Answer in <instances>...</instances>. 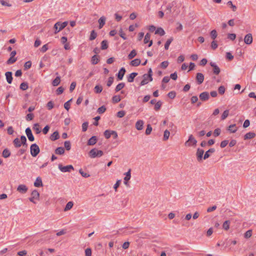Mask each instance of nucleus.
Segmentation results:
<instances>
[{"label": "nucleus", "mask_w": 256, "mask_h": 256, "mask_svg": "<svg viewBox=\"0 0 256 256\" xmlns=\"http://www.w3.org/2000/svg\"><path fill=\"white\" fill-rule=\"evenodd\" d=\"M150 34L149 33H147L144 36V43L147 44L148 42L150 40Z\"/></svg>", "instance_id": "obj_60"}, {"label": "nucleus", "mask_w": 256, "mask_h": 256, "mask_svg": "<svg viewBox=\"0 0 256 256\" xmlns=\"http://www.w3.org/2000/svg\"><path fill=\"white\" fill-rule=\"evenodd\" d=\"M88 125V122H86L82 124V132H86L87 130Z\"/></svg>", "instance_id": "obj_61"}, {"label": "nucleus", "mask_w": 256, "mask_h": 256, "mask_svg": "<svg viewBox=\"0 0 256 256\" xmlns=\"http://www.w3.org/2000/svg\"><path fill=\"white\" fill-rule=\"evenodd\" d=\"M197 143V140L194 138L192 134H190L188 137V140L185 142V145L186 146H196Z\"/></svg>", "instance_id": "obj_5"}, {"label": "nucleus", "mask_w": 256, "mask_h": 256, "mask_svg": "<svg viewBox=\"0 0 256 256\" xmlns=\"http://www.w3.org/2000/svg\"><path fill=\"white\" fill-rule=\"evenodd\" d=\"M26 136L28 139V140L30 142H33L34 140V138L32 134L31 129L30 128L28 127L26 129Z\"/></svg>", "instance_id": "obj_7"}, {"label": "nucleus", "mask_w": 256, "mask_h": 256, "mask_svg": "<svg viewBox=\"0 0 256 256\" xmlns=\"http://www.w3.org/2000/svg\"><path fill=\"white\" fill-rule=\"evenodd\" d=\"M106 18L104 16L100 17V19L98 20V22L99 23L98 28L100 29H101L104 26V24L106 23Z\"/></svg>", "instance_id": "obj_17"}, {"label": "nucleus", "mask_w": 256, "mask_h": 256, "mask_svg": "<svg viewBox=\"0 0 256 256\" xmlns=\"http://www.w3.org/2000/svg\"><path fill=\"white\" fill-rule=\"evenodd\" d=\"M162 105V102L160 100L158 101L155 104L154 108V110L156 111L160 109Z\"/></svg>", "instance_id": "obj_50"}, {"label": "nucleus", "mask_w": 256, "mask_h": 256, "mask_svg": "<svg viewBox=\"0 0 256 256\" xmlns=\"http://www.w3.org/2000/svg\"><path fill=\"white\" fill-rule=\"evenodd\" d=\"M59 170L63 172H70L71 170H74V167L72 165H68L63 166L62 164H59L58 166Z\"/></svg>", "instance_id": "obj_4"}, {"label": "nucleus", "mask_w": 256, "mask_h": 256, "mask_svg": "<svg viewBox=\"0 0 256 256\" xmlns=\"http://www.w3.org/2000/svg\"><path fill=\"white\" fill-rule=\"evenodd\" d=\"M20 144L22 145L23 147H26V148H27L28 147V144L26 143V138L24 136H20Z\"/></svg>", "instance_id": "obj_23"}, {"label": "nucleus", "mask_w": 256, "mask_h": 256, "mask_svg": "<svg viewBox=\"0 0 256 256\" xmlns=\"http://www.w3.org/2000/svg\"><path fill=\"white\" fill-rule=\"evenodd\" d=\"M73 205L74 203L70 201L68 202L64 208V210L68 211L70 210L72 208Z\"/></svg>", "instance_id": "obj_39"}, {"label": "nucleus", "mask_w": 256, "mask_h": 256, "mask_svg": "<svg viewBox=\"0 0 256 256\" xmlns=\"http://www.w3.org/2000/svg\"><path fill=\"white\" fill-rule=\"evenodd\" d=\"M39 126L40 124L38 123H36L34 124L33 130L36 132L37 134H40L41 132Z\"/></svg>", "instance_id": "obj_44"}, {"label": "nucleus", "mask_w": 256, "mask_h": 256, "mask_svg": "<svg viewBox=\"0 0 256 256\" xmlns=\"http://www.w3.org/2000/svg\"><path fill=\"white\" fill-rule=\"evenodd\" d=\"M136 55V52L135 50H133L128 55V60L132 59Z\"/></svg>", "instance_id": "obj_41"}, {"label": "nucleus", "mask_w": 256, "mask_h": 256, "mask_svg": "<svg viewBox=\"0 0 256 256\" xmlns=\"http://www.w3.org/2000/svg\"><path fill=\"white\" fill-rule=\"evenodd\" d=\"M210 98L209 93L207 92H202L200 94V98L202 101H206Z\"/></svg>", "instance_id": "obj_10"}, {"label": "nucleus", "mask_w": 256, "mask_h": 256, "mask_svg": "<svg viewBox=\"0 0 256 256\" xmlns=\"http://www.w3.org/2000/svg\"><path fill=\"white\" fill-rule=\"evenodd\" d=\"M176 4V2L173 1L171 4H169L167 6H166V14H170L171 12H172V7Z\"/></svg>", "instance_id": "obj_25"}, {"label": "nucleus", "mask_w": 256, "mask_h": 256, "mask_svg": "<svg viewBox=\"0 0 256 256\" xmlns=\"http://www.w3.org/2000/svg\"><path fill=\"white\" fill-rule=\"evenodd\" d=\"M152 131V127L151 126L150 124H148L147 125L146 129V134L148 135L150 134Z\"/></svg>", "instance_id": "obj_54"}, {"label": "nucleus", "mask_w": 256, "mask_h": 256, "mask_svg": "<svg viewBox=\"0 0 256 256\" xmlns=\"http://www.w3.org/2000/svg\"><path fill=\"white\" fill-rule=\"evenodd\" d=\"M138 74L137 72H132L127 77L128 82H132L134 80V78L137 76Z\"/></svg>", "instance_id": "obj_15"}, {"label": "nucleus", "mask_w": 256, "mask_h": 256, "mask_svg": "<svg viewBox=\"0 0 256 256\" xmlns=\"http://www.w3.org/2000/svg\"><path fill=\"white\" fill-rule=\"evenodd\" d=\"M170 134V132L168 130H166L164 132L163 140L164 141L168 140L169 138Z\"/></svg>", "instance_id": "obj_47"}, {"label": "nucleus", "mask_w": 256, "mask_h": 256, "mask_svg": "<svg viewBox=\"0 0 256 256\" xmlns=\"http://www.w3.org/2000/svg\"><path fill=\"white\" fill-rule=\"evenodd\" d=\"M6 80L8 84H11L13 80L12 73V72H7L5 73Z\"/></svg>", "instance_id": "obj_11"}, {"label": "nucleus", "mask_w": 256, "mask_h": 256, "mask_svg": "<svg viewBox=\"0 0 256 256\" xmlns=\"http://www.w3.org/2000/svg\"><path fill=\"white\" fill-rule=\"evenodd\" d=\"M244 42L246 44H250L252 42V36L251 34H248L246 35L244 38Z\"/></svg>", "instance_id": "obj_9"}, {"label": "nucleus", "mask_w": 256, "mask_h": 256, "mask_svg": "<svg viewBox=\"0 0 256 256\" xmlns=\"http://www.w3.org/2000/svg\"><path fill=\"white\" fill-rule=\"evenodd\" d=\"M79 172L80 174L84 178H88L90 175L86 172H84L82 169L79 170Z\"/></svg>", "instance_id": "obj_64"}, {"label": "nucleus", "mask_w": 256, "mask_h": 256, "mask_svg": "<svg viewBox=\"0 0 256 256\" xmlns=\"http://www.w3.org/2000/svg\"><path fill=\"white\" fill-rule=\"evenodd\" d=\"M60 82V76H56L54 80L52 82V84L53 86H58Z\"/></svg>", "instance_id": "obj_35"}, {"label": "nucleus", "mask_w": 256, "mask_h": 256, "mask_svg": "<svg viewBox=\"0 0 256 256\" xmlns=\"http://www.w3.org/2000/svg\"><path fill=\"white\" fill-rule=\"evenodd\" d=\"M210 66L212 67V68H213V70H212L213 73L216 75L218 74L220 72V68H219V67L214 62H210Z\"/></svg>", "instance_id": "obj_8"}, {"label": "nucleus", "mask_w": 256, "mask_h": 256, "mask_svg": "<svg viewBox=\"0 0 256 256\" xmlns=\"http://www.w3.org/2000/svg\"><path fill=\"white\" fill-rule=\"evenodd\" d=\"M126 69L122 67V68L118 72L117 74L118 78V80H122L123 78V77L126 73Z\"/></svg>", "instance_id": "obj_12"}, {"label": "nucleus", "mask_w": 256, "mask_h": 256, "mask_svg": "<svg viewBox=\"0 0 256 256\" xmlns=\"http://www.w3.org/2000/svg\"><path fill=\"white\" fill-rule=\"evenodd\" d=\"M17 60V58L14 57H12L10 56V58H8V60L6 62V64H12L15 62Z\"/></svg>", "instance_id": "obj_42"}, {"label": "nucleus", "mask_w": 256, "mask_h": 256, "mask_svg": "<svg viewBox=\"0 0 256 256\" xmlns=\"http://www.w3.org/2000/svg\"><path fill=\"white\" fill-rule=\"evenodd\" d=\"M14 144L16 148H20L22 146L20 140L16 138L13 141Z\"/></svg>", "instance_id": "obj_32"}, {"label": "nucleus", "mask_w": 256, "mask_h": 256, "mask_svg": "<svg viewBox=\"0 0 256 256\" xmlns=\"http://www.w3.org/2000/svg\"><path fill=\"white\" fill-rule=\"evenodd\" d=\"M97 138L96 136H92L91 137L88 142V146H93L96 144L97 142Z\"/></svg>", "instance_id": "obj_16"}, {"label": "nucleus", "mask_w": 256, "mask_h": 256, "mask_svg": "<svg viewBox=\"0 0 256 256\" xmlns=\"http://www.w3.org/2000/svg\"><path fill=\"white\" fill-rule=\"evenodd\" d=\"M230 220L225 221L222 224V228L224 230H228L230 228Z\"/></svg>", "instance_id": "obj_40"}, {"label": "nucleus", "mask_w": 256, "mask_h": 256, "mask_svg": "<svg viewBox=\"0 0 256 256\" xmlns=\"http://www.w3.org/2000/svg\"><path fill=\"white\" fill-rule=\"evenodd\" d=\"M204 150L202 149L198 148L196 152V156L198 162H200L202 160Z\"/></svg>", "instance_id": "obj_6"}, {"label": "nucleus", "mask_w": 256, "mask_h": 256, "mask_svg": "<svg viewBox=\"0 0 256 256\" xmlns=\"http://www.w3.org/2000/svg\"><path fill=\"white\" fill-rule=\"evenodd\" d=\"M97 36V34L95 32V31L94 30H92L91 32H90V40H94Z\"/></svg>", "instance_id": "obj_46"}, {"label": "nucleus", "mask_w": 256, "mask_h": 256, "mask_svg": "<svg viewBox=\"0 0 256 256\" xmlns=\"http://www.w3.org/2000/svg\"><path fill=\"white\" fill-rule=\"evenodd\" d=\"M227 4L230 6V8H232L233 12L236 11L237 8L235 5H234L232 4V1H228L227 2Z\"/></svg>", "instance_id": "obj_57"}, {"label": "nucleus", "mask_w": 256, "mask_h": 256, "mask_svg": "<svg viewBox=\"0 0 256 256\" xmlns=\"http://www.w3.org/2000/svg\"><path fill=\"white\" fill-rule=\"evenodd\" d=\"M28 84L26 82H23L20 84V88L22 90H25L28 88Z\"/></svg>", "instance_id": "obj_43"}, {"label": "nucleus", "mask_w": 256, "mask_h": 256, "mask_svg": "<svg viewBox=\"0 0 256 256\" xmlns=\"http://www.w3.org/2000/svg\"><path fill=\"white\" fill-rule=\"evenodd\" d=\"M196 80L198 84H202L204 80V74L202 73H198L196 76Z\"/></svg>", "instance_id": "obj_14"}, {"label": "nucleus", "mask_w": 256, "mask_h": 256, "mask_svg": "<svg viewBox=\"0 0 256 256\" xmlns=\"http://www.w3.org/2000/svg\"><path fill=\"white\" fill-rule=\"evenodd\" d=\"M28 190V188L24 184H20L17 188V190L22 194H25Z\"/></svg>", "instance_id": "obj_13"}, {"label": "nucleus", "mask_w": 256, "mask_h": 256, "mask_svg": "<svg viewBox=\"0 0 256 256\" xmlns=\"http://www.w3.org/2000/svg\"><path fill=\"white\" fill-rule=\"evenodd\" d=\"M103 154L104 152L102 150H98L96 148H92L89 152L90 156L92 158L100 157Z\"/></svg>", "instance_id": "obj_2"}, {"label": "nucleus", "mask_w": 256, "mask_h": 256, "mask_svg": "<svg viewBox=\"0 0 256 256\" xmlns=\"http://www.w3.org/2000/svg\"><path fill=\"white\" fill-rule=\"evenodd\" d=\"M68 22H56L54 26V28L55 30L54 34H56L58 33L62 30L64 28L68 25Z\"/></svg>", "instance_id": "obj_1"}, {"label": "nucleus", "mask_w": 256, "mask_h": 256, "mask_svg": "<svg viewBox=\"0 0 256 256\" xmlns=\"http://www.w3.org/2000/svg\"><path fill=\"white\" fill-rule=\"evenodd\" d=\"M98 61L99 59L98 58V56L97 55L95 54L92 56L91 59V62L92 64H97Z\"/></svg>", "instance_id": "obj_38"}, {"label": "nucleus", "mask_w": 256, "mask_h": 256, "mask_svg": "<svg viewBox=\"0 0 256 256\" xmlns=\"http://www.w3.org/2000/svg\"><path fill=\"white\" fill-rule=\"evenodd\" d=\"M121 100L120 97L118 95L114 96L112 98V100L114 103H118Z\"/></svg>", "instance_id": "obj_45"}, {"label": "nucleus", "mask_w": 256, "mask_h": 256, "mask_svg": "<svg viewBox=\"0 0 256 256\" xmlns=\"http://www.w3.org/2000/svg\"><path fill=\"white\" fill-rule=\"evenodd\" d=\"M102 90V88L100 86L97 85L94 87V92L96 94H99V93L101 92Z\"/></svg>", "instance_id": "obj_53"}, {"label": "nucleus", "mask_w": 256, "mask_h": 256, "mask_svg": "<svg viewBox=\"0 0 256 256\" xmlns=\"http://www.w3.org/2000/svg\"><path fill=\"white\" fill-rule=\"evenodd\" d=\"M256 136V134L253 132H249L246 134L244 136V140L252 139L254 138Z\"/></svg>", "instance_id": "obj_22"}, {"label": "nucleus", "mask_w": 256, "mask_h": 256, "mask_svg": "<svg viewBox=\"0 0 256 256\" xmlns=\"http://www.w3.org/2000/svg\"><path fill=\"white\" fill-rule=\"evenodd\" d=\"M155 34H158L160 36L164 35L165 32L162 28H158L155 31Z\"/></svg>", "instance_id": "obj_31"}, {"label": "nucleus", "mask_w": 256, "mask_h": 256, "mask_svg": "<svg viewBox=\"0 0 256 256\" xmlns=\"http://www.w3.org/2000/svg\"><path fill=\"white\" fill-rule=\"evenodd\" d=\"M64 148H66V149L67 150H70L71 143H70V141H69V140L65 141L64 142Z\"/></svg>", "instance_id": "obj_49"}, {"label": "nucleus", "mask_w": 256, "mask_h": 256, "mask_svg": "<svg viewBox=\"0 0 256 256\" xmlns=\"http://www.w3.org/2000/svg\"><path fill=\"white\" fill-rule=\"evenodd\" d=\"M32 66V62L30 61H28L25 62L24 64V69L27 70L30 68Z\"/></svg>", "instance_id": "obj_55"}, {"label": "nucleus", "mask_w": 256, "mask_h": 256, "mask_svg": "<svg viewBox=\"0 0 256 256\" xmlns=\"http://www.w3.org/2000/svg\"><path fill=\"white\" fill-rule=\"evenodd\" d=\"M144 122L142 120H138L136 124V128L138 130H142L143 128Z\"/></svg>", "instance_id": "obj_21"}, {"label": "nucleus", "mask_w": 256, "mask_h": 256, "mask_svg": "<svg viewBox=\"0 0 256 256\" xmlns=\"http://www.w3.org/2000/svg\"><path fill=\"white\" fill-rule=\"evenodd\" d=\"M34 118V114L32 113H30V114H28L26 116V119L28 121H30V120H32Z\"/></svg>", "instance_id": "obj_59"}, {"label": "nucleus", "mask_w": 256, "mask_h": 256, "mask_svg": "<svg viewBox=\"0 0 256 256\" xmlns=\"http://www.w3.org/2000/svg\"><path fill=\"white\" fill-rule=\"evenodd\" d=\"M174 38L172 37H170V38L168 39L165 44H164V48L166 50H168L169 48V46L171 42L173 41Z\"/></svg>", "instance_id": "obj_36"}, {"label": "nucleus", "mask_w": 256, "mask_h": 256, "mask_svg": "<svg viewBox=\"0 0 256 256\" xmlns=\"http://www.w3.org/2000/svg\"><path fill=\"white\" fill-rule=\"evenodd\" d=\"M30 154L33 157H36L40 152V149L38 145L36 144H33L30 147Z\"/></svg>", "instance_id": "obj_3"}, {"label": "nucleus", "mask_w": 256, "mask_h": 256, "mask_svg": "<svg viewBox=\"0 0 256 256\" xmlns=\"http://www.w3.org/2000/svg\"><path fill=\"white\" fill-rule=\"evenodd\" d=\"M114 78L113 76H110L108 78V80L106 83V85L110 87L112 86L114 82Z\"/></svg>", "instance_id": "obj_58"}, {"label": "nucleus", "mask_w": 256, "mask_h": 256, "mask_svg": "<svg viewBox=\"0 0 256 256\" xmlns=\"http://www.w3.org/2000/svg\"><path fill=\"white\" fill-rule=\"evenodd\" d=\"M176 93L174 91H172V92H170L168 93V96L170 98H172V99H173L175 97H176Z\"/></svg>", "instance_id": "obj_63"}, {"label": "nucleus", "mask_w": 256, "mask_h": 256, "mask_svg": "<svg viewBox=\"0 0 256 256\" xmlns=\"http://www.w3.org/2000/svg\"><path fill=\"white\" fill-rule=\"evenodd\" d=\"M228 130L230 131V132H236L237 131L236 125L235 124L230 125L228 128Z\"/></svg>", "instance_id": "obj_30"}, {"label": "nucleus", "mask_w": 256, "mask_h": 256, "mask_svg": "<svg viewBox=\"0 0 256 256\" xmlns=\"http://www.w3.org/2000/svg\"><path fill=\"white\" fill-rule=\"evenodd\" d=\"M108 48V42L106 40H104L101 42V49L104 50L107 49Z\"/></svg>", "instance_id": "obj_37"}, {"label": "nucleus", "mask_w": 256, "mask_h": 256, "mask_svg": "<svg viewBox=\"0 0 256 256\" xmlns=\"http://www.w3.org/2000/svg\"><path fill=\"white\" fill-rule=\"evenodd\" d=\"M130 172V169H129L128 172L124 174L126 176L124 178V184L126 185L128 184V180H129L131 178Z\"/></svg>", "instance_id": "obj_18"}, {"label": "nucleus", "mask_w": 256, "mask_h": 256, "mask_svg": "<svg viewBox=\"0 0 256 256\" xmlns=\"http://www.w3.org/2000/svg\"><path fill=\"white\" fill-rule=\"evenodd\" d=\"M31 197L36 200H38L40 196V194L36 190H33L31 194Z\"/></svg>", "instance_id": "obj_33"}, {"label": "nucleus", "mask_w": 256, "mask_h": 256, "mask_svg": "<svg viewBox=\"0 0 256 256\" xmlns=\"http://www.w3.org/2000/svg\"><path fill=\"white\" fill-rule=\"evenodd\" d=\"M54 152L56 154H62L64 152V148L62 146L58 147L56 149Z\"/></svg>", "instance_id": "obj_26"}, {"label": "nucleus", "mask_w": 256, "mask_h": 256, "mask_svg": "<svg viewBox=\"0 0 256 256\" xmlns=\"http://www.w3.org/2000/svg\"><path fill=\"white\" fill-rule=\"evenodd\" d=\"M2 156L4 158H8L10 156V150L7 148L4 149L2 153Z\"/></svg>", "instance_id": "obj_28"}, {"label": "nucleus", "mask_w": 256, "mask_h": 256, "mask_svg": "<svg viewBox=\"0 0 256 256\" xmlns=\"http://www.w3.org/2000/svg\"><path fill=\"white\" fill-rule=\"evenodd\" d=\"M146 76H148V75H146V74H144L142 76L143 80L140 82V86H144L148 82V77H147Z\"/></svg>", "instance_id": "obj_29"}, {"label": "nucleus", "mask_w": 256, "mask_h": 256, "mask_svg": "<svg viewBox=\"0 0 256 256\" xmlns=\"http://www.w3.org/2000/svg\"><path fill=\"white\" fill-rule=\"evenodd\" d=\"M34 186L36 187H40L42 186V182L40 178L38 177L36 178L35 182H34Z\"/></svg>", "instance_id": "obj_24"}, {"label": "nucleus", "mask_w": 256, "mask_h": 256, "mask_svg": "<svg viewBox=\"0 0 256 256\" xmlns=\"http://www.w3.org/2000/svg\"><path fill=\"white\" fill-rule=\"evenodd\" d=\"M119 34L120 36L124 40L127 39V38L125 34L123 32L122 28H120L119 30Z\"/></svg>", "instance_id": "obj_62"}, {"label": "nucleus", "mask_w": 256, "mask_h": 256, "mask_svg": "<svg viewBox=\"0 0 256 256\" xmlns=\"http://www.w3.org/2000/svg\"><path fill=\"white\" fill-rule=\"evenodd\" d=\"M215 152V149L214 148H211L209 149L208 150H207L204 156V159L206 160L210 156V154L214 153Z\"/></svg>", "instance_id": "obj_19"}, {"label": "nucleus", "mask_w": 256, "mask_h": 256, "mask_svg": "<svg viewBox=\"0 0 256 256\" xmlns=\"http://www.w3.org/2000/svg\"><path fill=\"white\" fill-rule=\"evenodd\" d=\"M210 35L211 38L213 40H214L218 36V34H217V32H216V30H212L210 33Z\"/></svg>", "instance_id": "obj_48"}, {"label": "nucleus", "mask_w": 256, "mask_h": 256, "mask_svg": "<svg viewBox=\"0 0 256 256\" xmlns=\"http://www.w3.org/2000/svg\"><path fill=\"white\" fill-rule=\"evenodd\" d=\"M60 138L59 133L58 131L54 132L50 136V139L52 141H54Z\"/></svg>", "instance_id": "obj_20"}, {"label": "nucleus", "mask_w": 256, "mask_h": 256, "mask_svg": "<svg viewBox=\"0 0 256 256\" xmlns=\"http://www.w3.org/2000/svg\"><path fill=\"white\" fill-rule=\"evenodd\" d=\"M140 60L138 58H136V59H134V60H132L131 62H130V65L132 66H139L140 64Z\"/></svg>", "instance_id": "obj_27"}, {"label": "nucleus", "mask_w": 256, "mask_h": 256, "mask_svg": "<svg viewBox=\"0 0 256 256\" xmlns=\"http://www.w3.org/2000/svg\"><path fill=\"white\" fill-rule=\"evenodd\" d=\"M110 132H111V130H106L104 131V134L105 138L106 139H108L112 136V134Z\"/></svg>", "instance_id": "obj_56"}, {"label": "nucleus", "mask_w": 256, "mask_h": 256, "mask_svg": "<svg viewBox=\"0 0 256 256\" xmlns=\"http://www.w3.org/2000/svg\"><path fill=\"white\" fill-rule=\"evenodd\" d=\"M106 108L105 106H102L100 107L98 110H97V112L99 114H103L104 113L106 110Z\"/></svg>", "instance_id": "obj_51"}, {"label": "nucleus", "mask_w": 256, "mask_h": 256, "mask_svg": "<svg viewBox=\"0 0 256 256\" xmlns=\"http://www.w3.org/2000/svg\"><path fill=\"white\" fill-rule=\"evenodd\" d=\"M125 86V84L124 82H120L118 84L115 88L116 92H118L121 90H122Z\"/></svg>", "instance_id": "obj_34"}, {"label": "nucleus", "mask_w": 256, "mask_h": 256, "mask_svg": "<svg viewBox=\"0 0 256 256\" xmlns=\"http://www.w3.org/2000/svg\"><path fill=\"white\" fill-rule=\"evenodd\" d=\"M228 114H229V110H225L223 112V113L222 115L221 119L222 120H225L228 117Z\"/></svg>", "instance_id": "obj_52"}]
</instances>
